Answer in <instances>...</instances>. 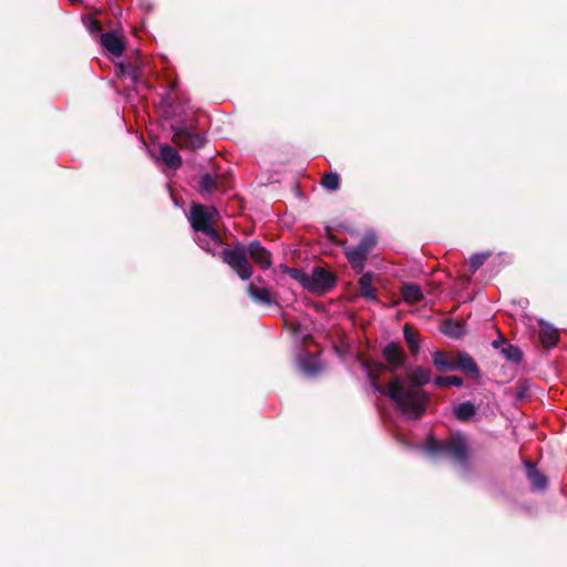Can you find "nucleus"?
Returning <instances> with one entry per match:
<instances>
[{
	"instance_id": "f8f14e48",
	"label": "nucleus",
	"mask_w": 567,
	"mask_h": 567,
	"mask_svg": "<svg viewBox=\"0 0 567 567\" xmlns=\"http://www.w3.org/2000/svg\"><path fill=\"white\" fill-rule=\"evenodd\" d=\"M439 330L451 339H460L467 332L464 321H441Z\"/></svg>"
},
{
	"instance_id": "423d86ee",
	"label": "nucleus",
	"mask_w": 567,
	"mask_h": 567,
	"mask_svg": "<svg viewBox=\"0 0 567 567\" xmlns=\"http://www.w3.org/2000/svg\"><path fill=\"white\" fill-rule=\"evenodd\" d=\"M337 282V276L320 267H313L311 274L309 275L308 290L311 292L323 293L331 290Z\"/></svg>"
},
{
	"instance_id": "412c9836",
	"label": "nucleus",
	"mask_w": 567,
	"mask_h": 567,
	"mask_svg": "<svg viewBox=\"0 0 567 567\" xmlns=\"http://www.w3.org/2000/svg\"><path fill=\"white\" fill-rule=\"evenodd\" d=\"M373 274L365 272L359 279V290L361 296L372 299L374 298V288H373Z\"/></svg>"
},
{
	"instance_id": "4468645a",
	"label": "nucleus",
	"mask_w": 567,
	"mask_h": 567,
	"mask_svg": "<svg viewBox=\"0 0 567 567\" xmlns=\"http://www.w3.org/2000/svg\"><path fill=\"white\" fill-rule=\"evenodd\" d=\"M346 257L357 274L363 272L368 255L355 246L346 250Z\"/></svg>"
},
{
	"instance_id": "7c9ffc66",
	"label": "nucleus",
	"mask_w": 567,
	"mask_h": 567,
	"mask_svg": "<svg viewBox=\"0 0 567 567\" xmlns=\"http://www.w3.org/2000/svg\"><path fill=\"white\" fill-rule=\"evenodd\" d=\"M203 234L207 235L215 244H217V245L223 244L221 237H220L219 233L214 228V226H210Z\"/></svg>"
},
{
	"instance_id": "a211bd4d",
	"label": "nucleus",
	"mask_w": 567,
	"mask_h": 567,
	"mask_svg": "<svg viewBox=\"0 0 567 567\" xmlns=\"http://www.w3.org/2000/svg\"><path fill=\"white\" fill-rule=\"evenodd\" d=\"M310 321H285V328L288 329L297 340L306 341L310 333L307 332V328L302 323H309Z\"/></svg>"
},
{
	"instance_id": "2f4dec72",
	"label": "nucleus",
	"mask_w": 567,
	"mask_h": 567,
	"mask_svg": "<svg viewBox=\"0 0 567 567\" xmlns=\"http://www.w3.org/2000/svg\"><path fill=\"white\" fill-rule=\"evenodd\" d=\"M87 29L91 33H100L102 31V24L97 19H90Z\"/></svg>"
},
{
	"instance_id": "0eeeda50",
	"label": "nucleus",
	"mask_w": 567,
	"mask_h": 567,
	"mask_svg": "<svg viewBox=\"0 0 567 567\" xmlns=\"http://www.w3.org/2000/svg\"><path fill=\"white\" fill-rule=\"evenodd\" d=\"M249 257L262 269H268L272 265V255L266 249L259 240H252L247 246Z\"/></svg>"
},
{
	"instance_id": "1a4fd4ad",
	"label": "nucleus",
	"mask_w": 567,
	"mask_h": 567,
	"mask_svg": "<svg viewBox=\"0 0 567 567\" xmlns=\"http://www.w3.org/2000/svg\"><path fill=\"white\" fill-rule=\"evenodd\" d=\"M298 367L307 377H315L322 370L319 358L307 352L299 354Z\"/></svg>"
},
{
	"instance_id": "39448f33",
	"label": "nucleus",
	"mask_w": 567,
	"mask_h": 567,
	"mask_svg": "<svg viewBox=\"0 0 567 567\" xmlns=\"http://www.w3.org/2000/svg\"><path fill=\"white\" fill-rule=\"evenodd\" d=\"M218 210L214 206L193 204L189 212V221L195 231L204 233L213 226Z\"/></svg>"
},
{
	"instance_id": "393cba45",
	"label": "nucleus",
	"mask_w": 567,
	"mask_h": 567,
	"mask_svg": "<svg viewBox=\"0 0 567 567\" xmlns=\"http://www.w3.org/2000/svg\"><path fill=\"white\" fill-rule=\"evenodd\" d=\"M321 185L329 190H338L340 188V176L336 172L323 174Z\"/></svg>"
},
{
	"instance_id": "b1692460",
	"label": "nucleus",
	"mask_w": 567,
	"mask_h": 567,
	"mask_svg": "<svg viewBox=\"0 0 567 567\" xmlns=\"http://www.w3.org/2000/svg\"><path fill=\"white\" fill-rule=\"evenodd\" d=\"M433 363L440 371H454L456 367L454 362L446 359L445 354L441 351L433 353Z\"/></svg>"
},
{
	"instance_id": "f257e3e1",
	"label": "nucleus",
	"mask_w": 567,
	"mask_h": 567,
	"mask_svg": "<svg viewBox=\"0 0 567 567\" xmlns=\"http://www.w3.org/2000/svg\"><path fill=\"white\" fill-rule=\"evenodd\" d=\"M430 380L431 371L417 365L408 371L406 378L396 377L386 386H381L375 380H372V385L375 392L388 395L403 414L417 419L424 413L427 402L422 386Z\"/></svg>"
},
{
	"instance_id": "473e14b6",
	"label": "nucleus",
	"mask_w": 567,
	"mask_h": 567,
	"mask_svg": "<svg viewBox=\"0 0 567 567\" xmlns=\"http://www.w3.org/2000/svg\"><path fill=\"white\" fill-rule=\"evenodd\" d=\"M507 344L506 340L503 337H499L498 339L494 340L492 342L493 348L499 349L502 351V348Z\"/></svg>"
},
{
	"instance_id": "aec40b11",
	"label": "nucleus",
	"mask_w": 567,
	"mask_h": 567,
	"mask_svg": "<svg viewBox=\"0 0 567 567\" xmlns=\"http://www.w3.org/2000/svg\"><path fill=\"white\" fill-rule=\"evenodd\" d=\"M249 296L261 305H270L272 302L271 293L269 289L265 287H257L254 284H251L248 287Z\"/></svg>"
},
{
	"instance_id": "4be33fe9",
	"label": "nucleus",
	"mask_w": 567,
	"mask_h": 567,
	"mask_svg": "<svg viewBox=\"0 0 567 567\" xmlns=\"http://www.w3.org/2000/svg\"><path fill=\"white\" fill-rule=\"evenodd\" d=\"M475 413H476L475 405L472 402H468V401L460 403L454 409V414H455L456 419H458L461 421H470V420H472L473 416L475 415Z\"/></svg>"
},
{
	"instance_id": "c85d7f7f",
	"label": "nucleus",
	"mask_w": 567,
	"mask_h": 567,
	"mask_svg": "<svg viewBox=\"0 0 567 567\" xmlns=\"http://www.w3.org/2000/svg\"><path fill=\"white\" fill-rule=\"evenodd\" d=\"M375 245V236L373 234H365L360 240V243L357 245V247L369 256L370 251L374 248Z\"/></svg>"
},
{
	"instance_id": "bb28decb",
	"label": "nucleus",
	"mask_w": 567,
	"mask_h": 567,
	"mask_svg": "<svg viewBox=\"0 0 567 567\" xmlns=\"http://www.w3.org/2000/svg\"><path fill=\"white\" fill-rule=\"evenodd\" d=\"M492 252H477L470 258L468 266L472 274H474L483 264L491 257Z\"/></svg>"
},
{
	"instance_id": "6ab92c4d",
	"label": "nucleus",
	"mask_w": 567,
	"mask_h": 567,
	"mask_svg": "<svg viewBox=\"0 0 567 567\" xmlns=\"http://www.w3.org/2000/svg\"><path fill=\"white\" fill-rule=\"evenodd\" d=\"M219 189V178H215L209 174L199 177V192L203 196L209 195Z\"/></svg>"
},
{
	"instance_id": "ddd939ff",
	"label": "nucleus",
	"mask_w": 567,
	"mask_h": 567,
	"mask_svg": "<svg viewBox=\"0 0 567 567\" xmlns=\"http://www.w3.org/2000/svg\"><path fill=\"white\" fill-rule=\"evenodd\" d=\"M526 476L534 491H544L547 487V478L530 462H525Z\"/></svg>"
},
{
	"instance_id": "f3484780",
	"label": "nucleus",
	"mask_w": 567,
	"mask_h": 567,
	"mask_svg": "<svg viewBox=\"0 0 567 567\" xmlns=\"http://www.w3.org/2000/svg\"><path fill=\"white\" fill-rule=\"evenodd\" d=\"M456 370L460 369L464 372L471 373L473 375H478L480 370L474 361V359L466 352H461L456 357V362H454Z\"/></svg>"
},
{
	"instance_id": "2eb2a0df",
	"label": "nucleus",
	"mask_w": 567,
	"mask_h": 567,
	"mask_svg": "<svg viewBox=\"0 0 567 567\" xmlns=\"http://www.w3.org/2000/svg\"><path fill=\"white\" fill-rule=\"evenodd\" d=\"M159 151H161L162 161L169 168L177 169L182 166V164H183L182 157L174 147H172L167 144H164V145H161Z\"/></svg>"
},
{
	"instance_id": "dca6fc26",
	"label": "nucleus",
	"mask_w": 567,
	"mask_h": 567,
	"mask_svg": "<svg viewBox=\"0 0 567 567\" xmlns=\"http://www.w3.org/2000/svg\"><path fill=\"white\" fill-rule=\"evenodd\" d=\"M401 296L408 303H414L423 299V292L419 285L413 282H404L401 288Z\"/></svg>"
},
{
	"instance_id": "a878e982",
	"label": "nucleus",
	"mask_w": 567,
	"mask_h": 567,
	"mask_svg": "<svg viewBox=\"0 0 567 567\" xmlns=\"http://www.w3.org/2000/svg\"><path fill=\"white\" fill-rule=\"evenodd\" d=\"M434 385L435 386H462L463 380L460 377L456 375H447V377H436L434 379Z\"/></svg>"
},
{
	"instance_id": "6e6552de",
	"label": "nucleus",
	"mask_w": 567,
	"mask_h": 567,
	"mask_svg": "<svg viewBox=\"0 0 567 567\" xmlns=\"http://www.w3.org/2000/svg\"><path fill=\"white\" fill-rule=\"evenodd\" d=\"M383 357L391 371L401 368L405 361V354L402 348L395 343H390L384 347Z\"/></svg>"
},
{
	"instance_id": "cd10ccee",
	"label": "nucleus",
	"mask_w": 567,
	"mask_h": 567,
	"mask_svg": "<svg viewBox=\"0 0 567 567\" xmlns=\"http://www.w3.org/2000/svg\"><path fill=\"white\" fill-rule=\"evenodd\" d=\"M287 274L298 281L305 289H308L309 274L298 268H287Z\"/></svg>"
},
{
	"instance_id": "9d476101",
	"label": "nucleus",
	"mask_w": 567,
	"mask_h": 567,
	"mask_svg": "<svg viewBox=\"0 0 567 567\" xmlns=\"http://www.w3.org/2000/svg\"><path fill=\"white\" fill-rule=\"evenodd\" d=\"M101 44L113 55L121 56L124 52L125 45L123 38L114 32H106L101 34Z\"/></svg>"
},
{
	"instance_id": "5701e85b",
	"label": "nucleus",
	"mask_w": 567,
	"mask_h": 567,
	"mask_svg": "<svg viewBox=\"0 0 567 567\" xmlns=\"http://www.w3.org/2000/svg\"><path fill=\"white\" fill-rule=\"evenodd\" d=\"M504 358L513 363H519L523 359L522 350L514 344L507 343L502 348L501 352Z\"/></svg>"
},
{
	"instance_id": "c756f323",
	"label": "nucleus",
	"mask_w": 567,
	"mask_h": 567,
	"mask_svg": "<svg viewBox=\"0 0 567 567\" xmlns=\"http://www.w3.org/2000/svg\"><path fill=\"white\" fill-rule=\"evenodd\" d=\"M404 337L410 347L411 352L415 353L419 351L417 336L411 330L409 326L404 327Z\"/></svg>"
},
{
	"instance_id": "f03ea898",
	"label": "nucleus",
	"mask_w": 567,
	"mask_h": 567,
	"mask_svg": "<svg viewBox=\"0 0 567 567\" xmlns=\"http://www.w3.org/2000/svg\"><path fill=\"white\" fill-rule=\"evenodd\" d=\"M424 450L433 456H446L465 465L468 455V443L464 435L457 433L443 442L430 437L424 445Z\"/></svg>"
},
{
	"instance_id": "20e7f679",
	"label": "nucleus",
	"mask_w": 567,
	"mask_h": 567,
	"mask_svg": "<svg viewBox=\"0 0 567 567\" xmlns=\"http://www.w3.org/2000/svg\"><path fill=\"white\" fill-rule=\"evenodd\" d=\"M174 132L173 143L181 150L197 151L205 146L206 138L202 133L190 130L188 126L181 124L172 126Z\"/></svg>"
},
{
	"instance_id": "9b49d317",
	"label": "nucleus",
	"mask_w": 567,
	"mask_h": 567,
	"mask_svg": "<svg viewBox=\"0 0 567 567\" xmlns=\"http://www.w3.org/2000/svg\"><path fill=\"white\" fill-rule=\"evenodd\" d=\"M539 341L544 348L550 349L555 347L559 340L558 329L548 321H539Z\"/></svg>"
},
{
	"instance_id": "7ed1b4c3",
	"label": "nucleus",
	"mask_w": 567,
	"mask_h": 567,
	"mask_svg": "<svg viewBox=\"0 0 567 567\" xmlns=\"http://www.w3.org/2000/svg\"><path fill=\"white\" fill-rule=\"evenodd\" d=\"M246 245L236 241L231 248H224L219 258L227 264L243 280H248L254 274V267L247 258Z\"/></svg>"
}]
</instances>
